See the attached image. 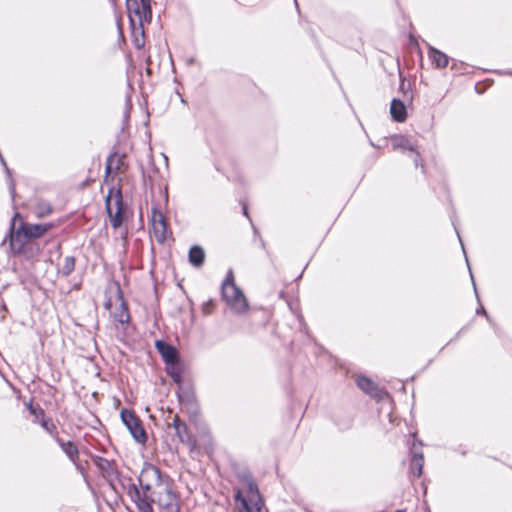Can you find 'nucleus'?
Segmentation results:
<instances>
[{
	"instance_id": "1",
	"label": "nucleus",
	"mask_w": 512,
	"mask_h": 512,
	"mask_svg": "<svg viewBox=\"0 0 512 512\" xmlns=\"http://www.w3.org/2000/svg\"><path fill=\"white\" fill-rule=\"evenodd\" d=\"M41 223H29L24 221L20 213L15 212L10 220V225L3 243L8 241L9 253L12 256L23 255L27 258L35 255L33 244L30 241L43 237Z\"/></svg>"
},
{
	"instance_id": "2",
	"label": "nucleus",
	"mask_w": 512,
	"mask_h": 512,
	"mask_svg": "<svg viewBox=\"0 0 512 512\" xmlns=\"http://www.w3.org/2000/svg\"><path fill=\"white\" fill-rule=\"evenodd\" d=\"M221 298L236 314H244L249 310V302L243 290L236 284L232 269H229L221 284Z\"/></svg>"
},
{
	"instance_id": "3",
	"label": "nucleus",
	"mask_w": 512,
	"mask_h": 512,
	"mask_svg": "<svg viewBox=\"0 0 512 512\" xmlns=\"http://www.w3.org/2000/svg\"><path fill=\"white\" fill-rule=\"evenodd\" d=\"M126 480L131 481L128 477ZM127 494L135 504L139 512H154L153 504L156 501V493L152 489V483H138V486L130 482L127 487Z\"/></svg>"
},
{
	"instance_id": "4",
	"label": "nucleus",
	"mask_w": 512,
	"mask_h": 512,
	"mask_svg": "<svg viewBox=\"0 0 512 512\" xmlns=\"http://www.w3.org/2000/svg\"><path fill=\"white\" fill-rule=\"evenodd\" d=\"M120 419L136 443L144 445L147 442V432L142 421L132 409L122 408Z\"/></svg>"
},
{
	"instance_id": "5",
	"label": "nucleus",
	"mask_w": 512,
	"mask_h": 512,
	"mask_svg": "<svg viewBox=\"0 0 512 512\" xmlns=\"http://www.w3.org/2000/svg\"><path fill=\"white\" fill-rule=\"evenodd\" d=\"M92 460L103 476L109 479V484L113 490L116 491L115 485L112 483L113 479L118 480L121 486L125 488L124 481L127 478L123 477L121 472L115 467L114 461L99 455H92Z\"/></svg>"
},
{
	"instance_id": "6",
	"label": "nucleus",
	"mask_w": 512,
	"mask_h": 512,
	"mask_svg": "<svg viewBox=\"0 0 512 512\" xmlns=\"http://www.w3.org/2000/svg\"><path fill=\"white\" fill-rule=\"evenodd\" d=\"M234 502L239 512H260L263 502L261 496H251L244 494L243 490L236 488L234 490Z\"/></svg>"
},
{
	"instance_id": "7",
	"label": "nucleus",
	"mask_w": 512,
	"mask_h": 512,
	"mask_svg": "<svg viewBox=\"0 0 512 512\" xmlns=\"http://www.w3.org/2000/svg\"><path fill=\"white\" fill-rule=\"evenodd\" d=\"M150 221L158 243L163 244L167 237L168 222L162 211L156 206L151 209Z\"/></svg>"
},
{
	"instance_id": "8",
	"label": "nucleus",
	"mask_w": 512,
	"mask_h": 512,
	"mask_svg": "<svg viewBox=\"0 0 512 512\" xmlns=\"http://www.w3.org/2000/svg\"><path fill=\"white\" fill-rule=\"evenodd\" d=\"M451 221H452V225L454 227V230H455V232H456V234L458 236L459 242L461 244L462 251H463L464 256H465L466 264H467V267H468V270H469V273H470V277H471V281H472V284H473V289H474V292H475V295H476V299H477V301L479 303V307L476 308V314L480 315V316H484L486 318V320L489 322V324L492 325L493 328H495V326H496L495 323L493 322V320L489 316V314H488L487 310L485 309V307L480 302V297H479V294H478V291H477L476 283H475V280H474V277H473V274H472L470 263H469V260H468V257H467L466 251H465V247H464L462 238H461L460 233L458 231L456 222H455V220L453 218L451 219Z\"/></svg>"
},
{
	"instance_id": "9",
	"label": "nucleus",
	"mask_w": 512,
	"mask_h": 512,
	"mask_svg": "<svg viewBox=\"0 0 512 512\" xmlns=\"http://www.w3.org/2000/svg\"><path fill=\"white\" fill-rule=\"evenodd\" d=\"M172 426L175 430V434L179 441L186 444L190 450L197 447V441L188 429L187 424L181 420L178 416H175L172 422Z\"/></svg>"
},
{
	"instance_id": "10",
	"label": "nucleus",
	"mask_w": 512,
	"mask_h": 512,
	"mask_svg": "<svg viewBox=\"0 0 512 512\" xmlns=\"http://www.w3.org/2000/svg\"><path fill=\"white\" fill-rule=\"evenodd\" d=\"M164 370L175 384L180 385L184 383L183 374L186 371V364L180 353L173 358L170 367L169 365H164Z\"/></svg>"
},
{
	"instance_id": "11",
	"label": "nucleus",
	"mask_w": 512,
	"mask_h": 512,
	"mask_svg": "<svg viewBox=\"0 0 512 512\" xmlns=\"http://www.w3.org/2000/svg\"><path fill=\"white\" fill-rule=\"evenodd\" d=\"M154 346L164 365H171L173 358L179 354L174 345L164 339H156Z\"/></svg>"
},
{
	"instance_id": "12",
	"label": "nucleus",
	"mask_w": 512,
	"mask_h": 512,
	"mask_svg": "<svg viewBox=\"0 0 512 512\" xmlns=\"http://www.w3.org/2000/svg\"><path fill=\"white\" fill-rule=\"evenodd\" d=\"M236 477L239 482L245 487L246 492L251 496L259 497V488L253 478L252 473L248 468H242L236 471Z\"/></svg>"
},
{
	"instance_id": "13",
	"label": "nucleus",
	"mask_w": 512,
	"mask_h": 512,
	"mask_svg": "<svg viewBox=\"0 0 512 512\" xmlns=\"http://www.w3.org/2000/svg\"><path fill=\"white\" fill-rule=\"evenodd\" d=\"M427 54L435 69L446 68L451 60L446 53L430 44H427Z\"/></svg>"
},
{
	"instance_id": "14",
	"label": "nucleus",
	"mask_w": 512,
	"mask_h": 512,
	"mask_svg": "<svg viewBox=\"0 0 512 512\" xmlns=\"http://www.w3.org/2000/svg\"><path fill=\"white\" fill-rule=\"evenodd\" d=\"M129 28L131 42L136 49H142L145 45V30L141 22L130 19Z\"/></svg>"
},
{
	"instance_id": "15",
	"label": "nucleus",
	"mask_w": 512,
	"mask_h": 512,
	"mask_svg": "<svg viewBox=\"0 0 512 512\" xmlns=\"http://www.w3.org/2000/svg\"><path fill=\"white\" fill-rule=\"evenodd\" d=\"M390 116L394 122L403 123L407 120V107L399 98H393L390 103Z\"/></svg>"
},
{
	"instance_id": "16",
	"label": "nucleus",
	"mask_w": 512,
	"mask_h": 512,
	"mask_svg": "<svg viewBox=\"0 0 512 512\" xmlns=\"http://www.w3.org/2000/svg\"><path fill=\"white\" fill-rule=\"evenodd\" d=\"M187 258L193 268L200 269L205 264L206 252L201 245L194 244L189 248Z\"/></svg>"
},
{
	"instance_id": "17",
	"label": "nucleus",
	"mask_w": 512,
	"mask_h": 512,
	"mask_svg": "<svg viewBox=\"0 0 512 512\" xmlns=\"http://www.w3.org/2000/svg\"><path fill=\"white\" fill-rule=\"evenodd\" d=\"M356 384L358 388L361 389L364 393L370 395L373 398H380V393L382 392L381 389L369 377L365 375H359L356 378Z\"/></svg>"
},
{
	"instance_id": "18",
	"label": "nucleus",
	"mask_w": 512,
	"mask_h": 512,
	"mask_svg": "<svg viewBox=\"0 0 512 512\" xmlns=\"http://www.w3.org/2000/svg\"><path fill=\"white\" fill-rule=\"evenodd\" d=\"M177 386L176 396L180 404L189 406L197 402L196 394L192 386H185L183 383Z\"/></svg>"
},
{
	"instance_id": "19",
	"label": "nucleus",
	"mask_w": 512,
	"mask_h": 512,
	"mask_svg": "<svg viewBox=\"0 0 512 512\" xmlns=\"http://www.w3.org/2000/svg\"><path fill=\"white\" fill-rule=\"evenodd\" d=\"M168 498V502L164 501V498L159 493V496L156 497L155 503H157L162 509L166 512H180V504L178 501V495L176 492L171 490V494H165Z\"/></svg>"
},
{
	"instance_id": "20",
	"label": "nucleus",
	"mask_w": 512,
	"mask_h": 512,
	"mask_svg": "<svg viewBox=\"0 0 512 512\" xmlns=\"http://www.w3.org/2000/svg\"><path fill=\"white\" fill-rule=\"evenodd\" d=\"M124 155L119 156L117 150H113L107 157L105 162L104 182L108 181L110 173H116L122 164Z\"/></svg>"
},
{
	"instance_id": "21",
	"label": "nucleus",
	"mask_w": 512,
	"mask_h": 512,
	"mask_svg": "<svg viewBox=\"0 0 512 512\" xmlns=\"http://www.w3.org/2000/svg\"><path fill=\"white\" fill-rule=\"evenodd\" d=\"M55 441L71 462H75L78 459L79 450L73 441H64L59 436H55Z\"/></svg>"
},
{
	"instance_id": "22",
	"label": "nucleus",
	"mask_w": 512,
	"mask_h": 512,
	"mask_svg": "<svg viewBox=\"0 0 512 512\" xmlns=\"http://www.w3.org/2000/svg\"><path fill=\"white\" fill-rule=\"evenodd\" d=\"M154 476L159 477V468L156 465L145 461L143 463L140 475L138 476V483H143V481L152 483Z\"/></svg>"
},
{
	"instance_id": "23",
	"label": "nucleus",
	"mask_w": 512,
	"mask_h": 512,
	"mask_svg": "<svg viewBox=\"0 0 512 512\" xmlns=\"http://www.w3.org/2000/svg\"><path fill=\"white\" fill-rule=\"evenodd\" d=\"M424 455L422 452H412L410 460V472L414 477L419 478L423 473Z\"/></svg>"
},
{
	"instance_id": "24",
	"label": "nucleus",
	"mask_w": 512,
	"mask_h": 512,
	"mask_svg": "<svg viewBox=\"0 0 512 512\" xmlns=\"http://www.w3.org/2000/svg\"><path fill=\"white\" fill-rule=\"evenodd\" d=\"M390 138L393 150L403 149L414 151L415 147L411 144L407 136L402 134H393Z\"/></svg>"
},
{
	"instance_id": "25",
	"label": "nucleus",
	"mask_w": 512,
	"mask_h": 512,
	"mask_svg": "<svg viewBox=\"0 0 512 512\" xmlns=\"http://www.w3.org/2000/svg\"><path fill=\"white\" fill-rule=\"evenodd\" d=\"M335 426L339 431L344 432L352 428L354 419L351 415H335L333 418Z\"/></svg>"
},
{
	"instance_id": "26",
	"label": "nucleus",
	"mask_w": 512,
	"mask_h": 512,
	"mask_svg": "<svg viewBox=\"0 0 512 512\" xmlns=\"http://www.w3.org/2000/svg\"><path fill=\"white\" fill-rule=\"evenodd\" d=\"M112 196L115 199V212L121 213L123 209L126 208L127 206V204L123 200L121 188H115L114 186H111L106 197H108V199L110 200Z\"/></svg>"
},
{
	"instance_id": "27",
	"label": "nucleus",
	"mask_w": 512,
	"mask_h": 512,
	"mask_svg": "<svg viewBox=\"0 0 512 512\" xmlns=\"http://www.w3.org/2000/svg\"><path fill=\"white\" fill-rule=\"evenodd\" d=\"M153 482L156 486H164V493L171 494L172 486L174 484L173 479L166 473H163L159 469V477L154 476Z\"/></svg>"
},
{
	"instance_id": "28",
	"label": "nucleus",
	"mask_w": 512,
	"mask_h": 512,
	"mask_svg": "<svg viewBox=\"0 0 512 512\" xmlns=\"http://www.w3.org/2000/svg\"><path fill=\"white\" fill-rule=\"evenodd\" d=\"M0 163L3 166L5 174L7 176L8 189H9L11 199L14 201L15 196H16V184L12 177V170L8 167L3 155H0Z\"/></svg>"
},
{
	"instance_id": "29",
	"label": "nucleus",
	"mask_w": 512,
	"mask_h": 512,
	"mask_svg": "<svg viewBox=\"0 0 512 512\" xmlns=\"http://www.w3.org/2000/svg\"><path fill=\"white\" fill-rule=\"evenodd\" d=\"M105 208L109 215L111 226L115 229L119 228L123 224L124 217L118 212L112 214L111 200L108 197H105Z\"/></svg>"
},
{
	"instance_id": "30",
	"label": "nucleus",
	"mask_w": 512,
	"mask_h": 512,
	"mask_svg": "<svg viewBox=\"0 0 512 512\" xmlns=\"http://www.w3.org/2000/svg\"><path fill=\"white\" fill-rule=\"evenodd\" d=\"M115 320L121 324H129L131 321L129 307L124 300H122L119 306V312L115 314Z\"/></svg>"
},
{
	"instance_id": "31",
	"label": "nucleus",
	"mask_w": 512,
	"mask_h": 512,
	"mask_svg": "<svg viewBox=\"0 0 512 512\" xmlns=\"http://www.w3.org/2000/svg\"><path fill=\"white\" fill-rule=\"evenodd\" d=\"M125 5L128 14V20H136L141 12V5L139 4L138 0H125Z\"/></svg>"
},
{
	"instance_id": "32",
	"label": "nucleus",
	"mask_w": 512,
	"mask_h": 512,
	"mask_svg": "<svg viewBox=\"0 0 512 512\" xmlns=\"http://www.w3.org/2000/svg\"><path fill=\"white\" fill-rule=\"evenodd\" d=\"M53 212L52 205L46 201L41 200L35 206V215L37 218H45Z\"/></svg>"
},
{
	"instance_id": "33",
	"label": "nucleus",
	"mask_w": 512,
	"mask_h": 512,
	"mask_svg": "<svg viewBox=\"0 0 512 512\" xmlns=\"http://www.w3.org/2000/svg\"><path fill=\"white\" fill-rule=\"evenodd\" d=\"M47 433H49L54 439L58 436L57 426L54 424L52 418L44 415L38 423Z\"/></svg>"
},
{
	"instance_id": "34",
	"label": "nucleus",
	"mask_w": 512,
	"mask_h": 512,
	"mask_svg": "<svg viewBox=\"0 0 512 512\" xmlns=\"http://www.w3.org/2000/svg\"><path fill=\"white\" fill-rule=\"evenodd\" d=\"M75 264H76V258L74 256H66L64 258V263H63V266L61 269L58 270V272L63 276V277H68L71 275V273L74 271L75 269Z\"/></svg>"
},
{
	"instance_id": "35",
	"label": "nucleus",
	"mask_w": 512,
	"mask_h": 512,
	"mask_svg": "<svg viewBox=\"0 0 512 512\" xmlns=\"http://www.w3.org/2000/svg\"><path fill=\"white\" fill-rule=\"evenodd\" d=\"M136 21L141 22L142 26L145 23H150L152 21V7H141L140 15L136 18Z\"/></svg>"
},
{
	"instance_id": "36",
	"label": "nucleus",
	"mask_w": 512,
	"mask_h": 512,
	"mask_svg": "<svg viewBox=\"0 0 512 512\" xmlns=\"http://www.w3.org/2000/svg\"><path fill=\"white\" fill-rule=\"evenodd\" d=\"M187 409V412L189 414V417L191 420H194L199 415V405L198 402H195L193 405L185 406Z\"/></svg>"
},
{
	"instance_id": "37",
	"label": "nucleus",
	"mask_w": 512,
	"mask_h": 512,
	"mask_svg": "<svg viewBox=\"0 0 512 512\" xmlns=\"http://www.w3.org/2000/svg\"><path fill=\"white\" fill-rule=\"evenodd\" d=\"M30 414L34 416L33 422L39 423V420L45 415V412L39 405H36L35 409H30Z\"/></svg>"
},
{
	"instance_id": "38",
	"label": "nucleus",
	"mask_w": 512,
	"mask_h": 512,
	"mask_svg": "<svg viewBox=\"0 0 512 512\" xmlns=\"http://www.w3.org/2000/svg\"><path fill=\"white\" fill-rule=\"evenodd\" d=\"M450 61H452V64L450 66V69L452 71H455V72H458V73H463V70L466 67V64L464 62L458 61L456 59H451Z\"/></svg>"
},
{
	"instance_id": "39",
	"label": "nucleus",
	"mask_w": 512,
	"mask_h": 512,
	"mask_svg": "<svg viewBox=\"0 0 512 512\" xmlns=\"http://www.w3.org/2000/svg\"><path fill=\"white\" fill-rule=\"evenodd\" d=\"M215 307V301L213 299H209L202 304V312L204 315H209L212 313Z\"/></svg>"
},
{
	"instance_id": "40",
	"label": "nucleus",
	"mask_w": 512,
	"mask_h": 512,
	"mask_svg": "<svg viewBox=\"0 0 512 512\" xmlns=\"http://www.w3.org/2000/svg\"><path fill=\"white\" fill-rule=\"evenodd\" d=\"M132 109V103H131V98L130 96H127L126 97V107H125V111H124V115H123V121L124 123H127L129 121V118H130V110Z\"/></svg>"
},
{
	"instance_id": "41",
	"label": "nucleus",
	"mask_w": 512,
	"mask_h": 512,
	"mask_svg": "<svg viewBox=\"0 0 512 512\" xmlns=\"http://www.w3.org/2000/svg\"><path fill=\"white\" fill-rule=\"evenodd\" d=\"M58 223L59 222L54 221L41 223L43 234L45 235L50 230L54 229L58 225Z\"/></svg>"
},
{
	"instance_id": "42",
	"label": "nucleus",
	"mask_w": 512,
	"mask_h": 512,
	"mask_svg": "<svg viewBox=\"0 0 512 512\" xmlns=\"http://www.w3.org/2000/svg\"><path fill=\"white\" fill-rule=\"evenodd\" d=\"M414 153V158H413V161H414V164L415 166H421L422 167V170L424 171V165L422 163V159H421V155L418 151H416V149L414 148V151H412Z\"/></svg>"
},
{
	"instance_id": "43",
	"label": "nucleus",
	"mask_w": 512,
	"mask_h": 512,
	"mask_svg": "<svg viewBox=\"0 0 512 512\" xmlns=\"http://www.w3.org/2000/svg\"><path fill=\"white\" fill-rule=\"evenodd\" d=\"M242 214H243L245 217H247V218L249 219V221L252 223V219H251V217H250V215H249V212H248V206H247V204H245V203L242 205Z\"/></svg>"
},
{
	"instance_id": "44",
	"label": "nucleus",
	"mask_w": 512,
	"mask_h": 512,
	"mask_svg": "<svg viewBox=\"0 0 512 512\" xmlns=\"http://www.w3.org/2000/svg\"><path fill=\"white\" fill-rule=\"evenodd\" d=\"M75 466V468L81 473V474H84L85 473V469L84 467L78 462V459L75 460V462H72Z\"/></svg>"
},
{
	"instance_id": "45",
	"label": "nucleus",
	"mask_w": 512,
	"mask_h": 512,
	"mask_svg": "<svg viewBox=\"0 0 512 512\" xmlns=\"http://www.w3.org/2000/svg\"><path fill=\"white\" fill-rule=\"evenodd\" d=\"M493 73L497 75H507L512 76V70L502 71V70H494Z\"/></svg>"
},
{
	"instance_id": "46",
	"label": "nucleus",
	"mask_w": 512,
	"mask_h": 512,
	"mask_svg": "<svg viewBox=\"0 0 512 512\" xmlns=\"http://www.w3.org/2000/svg\"><path fill=\"white\" fill-rule=\"evenodd\" d=\"M151 1L152 0H138L141 7H145V8L151 7Z\"/></svg>"
},
{
	"instance_id": "47",
	"label": "nucleus",
	"mask_w": 512,
	"mask_h": 512,
	"mask_svg": "<svg viewBox=\"0 0 512 512\" xmlns=\"http://www.w3.org/2000/svg\"><path fill=\"white\" fill-rule=\"evenodd\" d=\"M466 330V327H462L455 335V337L453 339H451V341H454V340H457L459 338V336L461 335V333H463L464 331Z\"/></svg>"
},
{
	"instance_id": "48",
	"label": "nucleus",
	"mask_w": 512,
	"mask_h": 512,
	"mask_svg": "<svg viewBox=\"0 0 512 512\" xmlns=\"http://www.w3.org/2000/svg\"><path fill=\"white\" fill-rule=\"evenodd\" d=\"M26 408L30 412V409H35L36 406L33 405L32 401H30L29 403L26 404Z\"/></svg>"
},
{
	"instance_id": "49",
	"label": "nucleus",
	"mask_w": 512,
	"mask_h": 512,
	"mask_svg": "<svg viewBox=\"0 0 512 512\" xmlns=\"http://www.w3.org/2000/svg\"><path fill=\"white\" fill-rule=\"evenodd\" d=\"M117 28H118L119 35H120V36H123L122 27H121V24H120V21H119V20L117 21Z\"/></svg>"
},
{
	"instance_id": "50",
	"label": "nucleus",
	"mask_w": 512,
	"mask_h": 512,
	"mask_svg": "<svg viewBox=\"0 0 512 512\" xmlns=\"http://www.w3.org/2000/svg\"><path fill=\"white\" fill-rule=\"evenodd\" d=\"M186 62L188 65H193V64H195L196 59L194 57H190L189 59H187Z\"/></svg>"
},
{
	"instance_id": "51",
	"label": "nucleus",
	"mask_w": 512,
	"mask_h": 512,
	"mask_svg": "<svg viewBox=\"0 0 512 512\" xmlns=\"http://www.w3.org/2000/svg\"><path fill=\"white\" fill-rule=\"evenodd\" d=\"M140 168H141V174H142L143 180L146 181L147 175L145 173L143 165H141Z\"/></svg>"
},
{
	"instance_id": "52",
	"label": "nucleus",
	"mask_w": 512,
	"mask_h": 512,
	"mask_svg": "<svg viewBox=\"0 0 512 512\" xmlns=\"http://www.w3.org/2000/svg\"><path fill=\"white\" fill-rule=\"evenodd\" d=\"M56 251H57V253H58V257H61L62 252H61V244H60V243L57 245V247H56Z\"/></svg>"
},
{
	"instance_id": "53",
	"label": "nucleus",
	"mask_w": 512,
	"mask_h": 512,
	"mask_svg": "<svg viewBox=\"0 0 512 512\" xmlns=\"http://www.w3.org/2000/svg\"><path fill=\"white\" fill-rule=\"evenodd\" d=\"M252 228H253V233L255 236H259V230L257 229V227L255 225L252 224Z\"/></svg>"
},
{
	"instance_id": "54",
	"label": "nucleus",
	"mask_w": 512,
	"mask_h": 512,
	"mask_svg": "<svg viewBox=\"0 0 512 512\" xmlns=\"http://www.w3.org/2000/svg\"><path fill=\"white\" fill-rule=\"evenodd\" d=\"M260 246L261 248L265 249L266 248V243L265 241L260 237Z\"/></svg>"
},
{
	"instance_id": "55",
	"label": "nucleus",
	"mask_w": 512,
	"mask_h": 512,
	"mask_svg": "<svg viewBox=\"0 0 512 512\" xmlns=\"http://www.w3.org/2000/svg\"><path fill=\"white\" fill-rule=\"evenodd\" d=\"M307 265L304 267V269L302 270V272L298 275V277L296 278V280H298L299 278L302 277L303 273H304V270L306 269Z\"/></svg>"
},
{
	"instance_id": "56",
	"label": "nucleus",
	"mask_w": 512,
	"mask_h": 512,
	"mask_svg": "<svg viewBox=\"0 0 512 512\" xmlns=\"http://www.w3.org/2000/svg\"><path fill=\"white\" fill-rule=\"evenodd\" d=\"M478 86H479V83H477V84L475 85V90H476V92H477V93H482L481 91H479Z\"/></svg>"
},
{
	"instance_id": "57",
	"label": "nucleus",
	"mask_w": 512,
	"mask_h": 512,
	"mask_svg": "<svg viewBox=\"0 0 512 512\" xmlns=\"http://www.w3.org/2000/svg\"><path fill=\"white\" fill-rule=\"evenodd\" d=\"M395 512H406L405 509H397Z\"/></svg>"
},
{
	"instance_id": "58",
	"label": "nucleus",
	"mask_w": 512,
	"mask_h": 512,
	"mask_svg": "<svg viewBox=\"0 0 512 512\" xmlns=\"http://www.w3.org/2000/svg\"><path fill=\"white\" fill-rule=\"evenodd\" d=\"M88 181H89L88 179H87V180H85V181L82 183V186H85V185L87 184V182H88Z\"/></svg>"
},
{
	"instance_id": "59",
	"label": "nucleus",
	"mask_w": 512,
	"mask_h": 512,
	"mask_svg": "<svg viewBox=\"0 0 512 512\" xmlns=\"http://www.w3.org/2000/svg\"><path fill=\"white\" fill-rule=\"evenodd\" d=\"M181 102L182 103H186V101L184 100V98L181 97Z\"/></svg>"
},
{
	"instance_id": "60",
	"label": "nucleus",
	"mask_w": 512,
	"mask_h": 512,
	"mask_svg": "<svg viewBox=\"0 0 512 512\" xmlns=\"http://www.w3.org/2000/svg\"><path fill=\"white\" fill-rule=\"evenodd\" d=\"M294 1H295V5H296V7H298V2H297L296 0H294Z\"/></svg>"
}]
</instances>
